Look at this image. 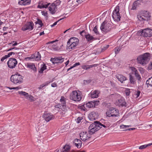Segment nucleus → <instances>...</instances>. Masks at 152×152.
<instances>
[{
    "label": "nucleus",
    "instance_id": "bb28decb",
    "mask_svg": "<svg viewBox=\"0 0 152 152\" xmlns=\"http://www.w3.org/2000/svg\"><path fill=\"white\" fill-rule=\"evenodd\" d=\"M118 103L120 106H125L126 107L127 106L126 103L125 102L124 99H121L118 100Z\"/></svg>",
    "mask_w": 152,
    "mask_h": 152
},
{
    "label": "nucleus",
    "instance_id": "c85d7f7f",
    "mask_svg": "<svg viewBox=\"0 0 152 152\" xmlns=\"http://www.w3.org/2000/svg\"><path fill=\"white\" fill-rule=\"evenodd\" d=\"M129 80L131 84L133 85L135 84L136 83L135 79L131 75L129 76Z\"/></svg>",
    "mask_w": 152,
    "mask_h": 152
},
{
    "label": "nucleus",
    "instance_id": "4468645a",
    "mask_svg": "<svg viewBox=\"0 0 152 152\" xmlns=\"http://www.w3.org/2000/svg\"><path fill=\"white\" fill-rule=\"evenodd\" d=\"M43 118L47 122H49L50 120L53 119L55 117L51 113L45 112L43 114Z\"/></svg>",
    "mask_w": 152,
    "mask_h": 152
},
{
    "label": "nucleus",
    "instance_id": "338daca9",
    "mask_svg": "<svg viewBox=\"0 0 152 152\" xmlns=\"http://www.w3.org/2000/svg\"><path fill=\"white\" fill-rule=\"evenodd\" d=\"M57 86V84L55 83H53L51 84V86L53 87H55Z\"/></svg>",
    "mask_w": 152,
    "mask_h": 152
},
{
    "label": "nucleus",
    "instance_id": "c9c22d12",
    "mask_svg": "<svg viewBox=\"0 0 152 152\" xmlns=\"http://www.w3.org/2000/svg\"><path fill=\"white\" fill-rule=\"evenodd\" d=\"M152 145V143H149L147 144L144 145H143L140 146L139 147V148L140 149H143L144 148H146L147 147L149 146Z\"/></svg>",
    "mask_w": 152,
    "mask_h": 152
},
{
    "label": "nucleus",
    "instance_id": "e2e57ef3",
    "mask_svg": "<svg viewBox=\"0 0 152 152\" xmlns=\"http://www.w3.org/2000/svg\"><path fill=\"white\" fill-rule=\"evenodd\" d=\"M76 1L79 4H80L83 2V0H77Z\"/></svg>",
    "mask_w": 152,
    "mask_h": 152
},
{
    "label": "nucleus",
    "instance_id": "393cba45",
    "mask_svg": "<svg viewBox=\"0 0 152 152\" xmlns=\"http://www.w3.org/2000/svg\"><path fill=\"white\" fill-rule=\"evenodd\" d=\"M55 107L56 108H59L60 111H61V110L62 111H67L66 105L62 106L61 104H57L55 105Z\"/></svg>",
    "mask_w": 152,
    "mask_h": 152
},
{
    "label": "nucleus",
    "instance_id": "2eb2a0df",
    "mask_svg": "<svg viewBox=\"0 0 152 152\" xmlns=\"http://www.w3.org/2000/svg\"><path fill=\"white\" fill-rule=\"evenodd\" d=\"M98 117V114L92 111L88 115V117L91 121H94Z\"/></svg>",
    "mask_w": 152,
    "mask_h": 152
},
{
    "label": "nucleus",
    "instance_id": "774afa93",
    "mask_svg": "<svg viewBox=\"0 0 152 152\" xmlns=\"http://www.w3.org/2000/svg\"><path fill=\"white\" fill-rule=\"evenodd\" d=\"M14 42V43L13 44L12 46H15L17 45L18 43L17 42H15L14 41H13L12 42Z\"/></svg>",
    "mask_w": 152,
    "mask_h": 152
},
{
    "label": "nucleus",
    "instance_id": "dca6fc26",
    "mask_svg": "<svg viewBox=\"0 0 152 152\" xmlns=\"http://www.w3.org/2000/svg\"><path fill=\"white\" fill-rule=\"evenodd\" d=\"M48 10L50 13L53 15L55 14L56 12L58 10V7H56L53 4H52L49 6Z\"/></svg>",
    "mask_w": 152,
    "mask_h": 152
},
{
    "label": "nucleus",
    "instance_id": "72a5a7b5",
    "mask_svg": "<svg viewBox=\"0 0 152 152\" xmlns=\"http://www.w3.org/2000/svg\"><path fill=\"white\" fill-rule=\"evenodd\" d=\"M70 149V147L69 145H65L62 149V152H69Z\"/></svg>",
    "mask_w": 152,
    "mask_h": 152
},
{
    "label": "nucleus",
    "instance_id": "3c124183",
    "mask_svg": "<svg viewBox=\"0 0 152 152\" xmlns=\"http://www.w3.org/2000/svg\"><path fill=\"white\" fill-rule=\"evenodd\" d=\"M18 4L20 5H25L24 0H21L18 2Z\"/></svg>",
    "mask_w": 152,
    "mask_h": 152
},
{
    "label": "nucleus",
    "instance_id": "4c0bfd02",
    "mask_svg": "<svg viewBox=\"0 0 152 152\" xmlns=\"http://www.w3.org/2000/svg\"><path fill=\"white\" fill-rule=\"evenodd\" d=\"M19 52H18V51H14L12 52L9 53L7 55V56L8 57H9L11 56L12 54L15 55V54H19Z\"/></svg>",
    "mask_w": 152,
    "mask_h": 152
},
{
    "label": "nucleus",
    "instance_id": "4d7b16f0",
    "mask_svg": "<svg viewBox=\"0 0 152 152\" xmlns=\"http://www.w3.org/2000/svg\"><path fill=\"white\" fill-rule=\"evenodd\" d=\"M139 70L141 74H143L144 73V70L142 68H140L139 69Z\"/></svg>",
    "mask_w": 152,
    "mask_h": 152
},
{
    "label": "nucleus",
    "instance_id": "bf43d9fd",
    "mask_svg": "<svg viewBox=\"0 0 152 152\" xmlns=\"http://www.w3.org/2000/svg\"><path fill=\"white\" fill-rule=\"evenodd\" d=\"M21 87L20 86H18L16 87H14L12 88L13 89H16L17 90H18L19 89L21 88Z\"/></svg>",
    "mask_w": 152,
    "mask_h": 152
},
{
    "label": "nucleus",
    "instance_id": "a878e982",
    "mask_svg": "<svg viewBox=\"0 0 152 152\" xmlns=\"http://www.w3.org/2000/svg\"><path fill=\"white\" fill-rule=\"evenodd\" d=\"M26 66H27V67L32 69L35 72H36L37 71V69L35 67V65L33 64L27 63L26 65Z\"/></svg>",
    "mask_w": 152,
    "mask_h": 152
},
{
    "label": "nucleus",
    "instance_id": "cd10ccee",
    "mask_svg": "<svg viewBox=\"0 0 152 152\" xmlns=\"http://www.w3.org/2000/svg\"><path fill=\"white\" fill-rule=\"evenodd\" d=\"M96 122H97V125H98V126L99 127V129L102 128V127L104 128H107L109 127L108 125L106 124H102L98 121H97Z\"/></svg>",
    "mask_w": 152,
    "mask_h": 152
},
{
    "label": "nucleus",
    "instance_id": "052dcab7",
    "mask_svg": "<svg viewBox=\"0 0 152 152\" xmlns=\"http://www.w3.org/2000/svg\"><path fill=\"white\" fill-rule=\"evenodd\" d=\"M80 64L79 62L76 63L73 65L72 66L73 67H74L80 65Z\"/></svg>",
    "mask_w": 152,
    "mask_h": 152
},
{
    "label": "nucleus",
    "instance_id": "1a4fd4ad",
    "mask_svg": "<svg viewBox=\"0 0 152 152\" xmlns=\"http://www.w3.org/2000/svg\"><path fill=\"white\" fill-rule=\"evenodd\" d=\"M141 34L144 37H151L152 36V29L147 28L141 30L139 31Z\"/></svg>",
    "mask_w": 152,
    "mask_h": 152
},
{
    "label": "nucleus",
    "instance_id": "c756f323",
    "mask_svg": "<svg viewBox=\"0 0 152 152\" xmlns=\"http://www.w3.org/2000/svg\"><path fill=\"white\" fill-rule=\"evenodd\" d=\"M46 67L45 64H43L41 65V67L40 69L39 70V73L42 74L43 72V71L46 69Z\"/></svg>",
    "mask_w": 152,
    "mask_h": 152
},
{
    "label": "nucleus",
    "instance_id": "0eeeda50",
    "mask_svg": "<svg viewBox=\"0 0 152 152\" xmlns=\"http://www.w3.org/2000/svg\"><path fill=\"white\" fill-rule=\"evenodd\" d=\"M151 16L149 13L145 11L143 12L141 14L138 15L137 18L139 20L141 21H148L150 19Z\"/></svg>",
    "mask_w": 152,
    "mask_h": 152
},
{
    "label": "nucleus",
    "instance_id": "864d4df0",
    "mask_svg": "<svg viewBox=\"0 0 152 152\" xmlns=\"http://www.w3.org/2000/svg\"><path fill=\"white\" fill-rule=\"evenodd\" d=\"M37 22V23L39 24L41 26L43 25V24L42 23V22L41 20L38 19Z\"/></svg>",
    "mask_w": 152,
    "mask_h": 152
},
{
    "label": "nucleus",
    "instance_id": "39448f33",
    "mask_svg": "<svg viewBox=\"0 0 152 152\" xmlns=\"http://www.w3.org/2000/svg\"><path fill=\"white\" fill-rule=\"evenodd\" d=\"M119 4L117 5L113 11L112 17L115 21L119 22L120 20L121 16L119 13L120 7Z\"/></svg>",
    "mask_w": 152,
    "mask_h": 152
},
{
    "label": "nucleus",
    "instance_id": "58836bf2",
    "mask_svg": "<svg viewBox=\"0 0 152 152\" xmlns=\"http://www.w3.org/2000/svg\"><path fill=\"white\" fill-rule=\"evenodd\" d=\"M146 84H148L151 86H152V77L148 79L146 81Z\"/></svg>",
    "mask_w": 152,
    "mask_h": 152
},
{
    "label": "nucleus",
    "instance_id": "5fc2aeb1",
    "mask_svg": "<svg viewBox=\"0 0 152 152\" xmlns=\"http://www.w3.org/2000/svg\"><path fill=\"white\" fill-rule=\"evenodd\" d=\"M8 57L7 56V55H5L1 59V61L3 62L4 61L7 59V58H8Z\"/></svg>",
    "mask_w": 152,
    "mask_h": 152
},
{
    "label": "nucleus",
    "instance_id": "0e129e2a",
    "mask_svg": "<svg viewBox=\"0 0 152 152\" xmlns=\"http://www.w3.org/2000/svg\"><path fill=\"white\" fill-rule=\"evenodd\" d=\"M58 22V21H57L56 22H55L52 25H51V27H53L54 26H55L57 24Z\"/></svg>",
    "mask_w": 152,
    "mask_h": 152
},
{
    "label": "nucleus",
    "instance_id": "6e6d98bb",
    "mask_svg": "<svg viewBox=\"0 0 152 152\" xmlns=\"http://www.w3.org/2000/svg\"><path fill=\"white\" fill-rule=\"evenodd\" d=\"M79 142H81V141L79 139H75L74 140V143L75 144V143H79Z\"/></svg>",
    "mask_w": 152,
    "mask_h": 152
},
{
    "label": "nucleus",
    "instance_id": "f03ea898",
    "mask_svg": "<svg viewBox=\"0 0 152 152\" xmlns=\"http://www.w3.org/2000/svg\"><path fill=\"white\" fill-rule=\"evenodd\" d=\"M82 98L81 94L79 91H73L69 95V99L75 102H79Z\"/></svg>",
    "mask_w": 152,
    "mask_h": 152
},
{
    "label": "nucleus",
    "instance_id": "a211bd4d",
    "mask_svg": "<svg viewBox=\"0 0 152 152\" xmlns=\"http://www.w3.org/2000/svg\"><path fill=\"white\" fill-rule=\"evenodd\" d=\"M142 1L143 0H137L135 1L132 5L131 10H135L137 7L140 5Z\"/></svg>",
    "mask_w": 152,
    "mask_h": 152
},
{
    "label": "nucleus",
    "instance_id": "6e6552de",
    "mask_svg": "<svg viewBox=\"0 0 152 152\" xmlns=\"http://www.w3.org/2000/svg\"><path fill=\"white\" fill-rule=\"evenodd\" d=\"M107 115L109 117H117L119 115V113L118 110L112 108L106 113Z\"/></svg>",
    "mask_w": 152,
    "mask_h": 152
},
{
    "label": "nucleus",
    "instance_id": "423d86ee",
    "mask_svg": "<svg viewBox=\"0 0 152 152\" xmlns=\"http://www.w3.org/2000/svg\"><path fill=\"white\" fill-rule=\"evenodd\" d=\"M96 121H94V123L91 124L89 127V132L90 134H92L99 129V127L97 125V124Z\"/></svg>",
    "mask_w": 152,
    "mask_h": 152
},
{
    "label": "nucleus",
    "instance_id": "6ab92c4d",
    "mask_svg": "<svg viewBox=\"0 0 152 152\" xmlns=\"http://www.w3.org/2000/svg\"><path fill=\"white\" fill-rule=\"evenodd\" d=\"M50 4V3H48L47 2H40L39 3V4L38 5L37 7L40 9L44 8H46Z\"/></svg>",
    "mask_w": 152,
    "mask_h": 152
},
{
    "label": "nucleus",
    "instance_id": "69168bd1",
    "mask_svg": "<svg viewBox=\"0 0 152 152\" xmlns=\"http://www.w3.org/2000/svg\"><path fill=\"white\" fill-rule=\"evenodd\" d=\"M81 118L78 117L77 118V122L78 123H80V122L81 120L82 119Z\"/></svg>",
    "mask_w": 152,
    "mask_h": 152
},
{
    "label": "nucleus",
    "instance_id": "5701e85b",
    "mask_svg": "<svg viewBox=\"0 0 152 152\" xmlns=\"http://www.w3.org/2000/svg\"><path fill=\"white\" fill-rule=\"evenodd\" d=\"M76 42H74L73 43H71L69 45H68V49H74L75 47L78 45V42H79V39H76Z\"/></svg>",
    "mask_w": 152,
    "mask_h": 152
},
{
    "label": "nucleus",
    "instance_id": "4be33fe9",
    "mask_svg": "<svg viewBox=\"0 0 152 152\" xmlns=\"http://www.w3.org/2000/svg\"><path fill=\"white\" fill-rule=\"evenodd\" d=\"M53 60L54 61L53 63H61L64 61V58L61 57H55Z\"/></svg>",
    "mask_w": 152,
    "mask_h": 152
},
{
    "label": "nucleus",
    "instance_id": "13d9d810",
    "mask_svg": "<svg viewBox=\"0 0 152 152\" xmlns=\"http://www.w3.org/2000/svg\"><path fill=\"white\" fill-rule=\"evenodd\" d=\"M125 92L126 96H129V95L130 92L129 89L126 90Z\"/></svg>",
    "mask_w": 152,
    "mask_h": 152
},
{
    "label": "nucleus",
    "instance_id": "f8f14e48",
    "mask_svg": "<svg viewBox=\"0 0 152 152\" xmlns=\"http://www.w3.org/2000/svg\"><path fill=\"white\" fill-rule=\"evenodd\" d=\"M34 25L32 22H28L24 25L22 28L23 31L28 30L31 31L34 28Z\"/></svg>",
    "mask_w": 152,
    "mask_h": 152
},
{
    "label": "nucleus",
    "instance_id": "f704fd0d",
    "mask_svg": "<svg viewBox=\"0 0 152 152\" xmlns=\"http://www.w3.org/2000/svg\"><path fill=\"white\" fill-rule=\"evenodd\" d=\"M18 94L21 95H23L25 96L26 99H28V97L29 96V95L25 91H18Z\"/></svg>",
    "mask_w": 152,
    "mask_h": 152
},
{
    "label": "nucleus",
    "instance_id": "a19ab883",
    "mask_svg": "<svg viewBox=\"0 0 152 152\" xmlns=\"http://www.w3.org/2000/svg\"><path fill=\"white\" fill-rule=\"evenodd\" d=\"M79 143H75V145L78 148H80L82 145V142H79Z\"/></svg>",
    "mask_w": 152,
    "mask_h": 152
},
{
    "label": "nucleus",
    "instance_id": "7ed1b4c3",
    "mask_svg": "<svg viewBox=\"0 0 152 152\" xmlns=\"http://www.w3.org/2000/svg\"><path fill=\"white\" fill-rule=\"evenodd\" d=\"M112 25L111 23L104 21L101 24L100 29L104 32H108L111 30Z\"/></svg>",
    "mask_w": 152,
    "mask_h": 152
},
{
    "label": "nucleus",
    "instance_id": "79ce46f5",
    "mask_svg": "<svg viewBox=\"0 0 152 152\" xmlns=\"http://www.w3.org/2000/svg\"><path fill=\"white\" fill-rule=\"evenodd\" d=\"M130 126V125H122L120 126V128L121 129H125Z\"/></svg>",
    "mask_w": 152,
    "mask_h": 152
},
{
    "label": "nucleus",
    "instance_id": "680f3d73",
    "mask_svg": "<svg viewBox=\"0 0 152 152\" xmlns=\"http://www.w3.org/2000/svg\"><path fill=\"white\" fill-rule=\"evenodd\" d=\"M140 93V91H138L137 92L136 94V95L137 97H139V96Z\"/></svg>",
    "mask_w": 152,
    "mask_h": 152
},
{
    "label": "nucleus",
    "instance_id": "473e14b6",
    "mask_svg": "<svg viewBox=\"0 0 152 152\" xmlns=\"http://www.w3.org/2000/svg\"><path fill=\"white\" fill-rule=\"evenodd\" d=\"M60 102H61V104H61V105H66V99L64 97L62 96L61 97V98L60 99Z\"/></svg>",
    "mask_w": 152,
    "mask_h": 152
},
{
    "label": "nucleus",
    "instance_id": "ea45409f",
    "mask_svg": "<svg viewBox=\"0 0 152 152\" xmlns=\"http://www.w3.org/2000/svg\"><path fill=\"white\" fill-rule=\"evenodd\" d=\"M61 3V1L59 0H57L55 2L52 3L56 7H57Z\"/></svg>",
    "mask_w": 152,
    "mask_h": 152
},
{
    "label": "nucleus",
    "instance_id": "8fccbe9b",
    "mask_svg": "<svg viewBox=\"0 0 152 152\" xmlns=\"http://www.w3.org/2000/svg\"><path fill=\"white\" fill-rule=\"evenodd\" d=\"M34 97L30 95H29L28 99H27L29 100L31 102H32L34 100Z\"/></svg>",
    "mask_w": 152,
    "mask_h": 152
},
{
    "label": "nucleus",
    "instance_id": "b1692460",
    "mask_svg": "<svg viewBox=\"0 0 152 152\" xmlns=\"http://www.w3.org/2000/svg\"><path fill=\"white\" fill-rule=\"evenodd\" d=\"M98 65L97 64H94L92 65H83L81 66L83 69L87 70L93 67H96Z\"/></svg>",
    "mask_w": 152,
    "mask_h": 152
},
{
    "label": "nucleus",
    "instance_id": "603ef678",
    "mask_svg": "<svg viewBox=\"0 0 152 152\" xmlns=\"http://www.w3.org/2000/svg\"><path fill=\"white\" fill-rule=\"evenodd\" d=\"M25 5L29 4L31 3L30 0H24Z\"/></svg>",
    "mask_w": 152,
    "mask_h": 152
},
{
    "label": "nucleus",
    "instance_id": "49530a36",
    "mask_svg": "<svg viewBox=\"0 0 152 152\" xmlns=\"http://www.w3.org/2000/svg\"><path fill=\"white\" fill-rule=\"evenodd\" d=\"M121 49L118 48H115L114 49V51L115 54H118L119 53L120 51V50Z\"/></svg>",
    "mask_w": 152,
    "mask_h": 152
},
{
    "label": "nucleus",
    "instance_id": "de8ad7c7",
    "mask_svg": "<svg viewBox=\"0 0 152 152\" xmlns=\"http://www.w3.org/2000/svg\"><path fill=\"white\" fill-rule=\"evenodd\" d=\"M86 104L82 105L80 107V108L81 110L83 111H85L86 110Z\"/></svg>",
    "mask_w": 152,
    "mask_h": 152
},
{
    "label": "nucleus",
    "instance_id": "c03bdc74",
    "mask_svg": "<svg viewBox=\"0 0 152 152\" xmlns=\"http://www.w3.org/2000/svg\"><path fill=\"white\" fill-rule=\"evenodd\" d=\"M19 50V48L17 49L16 48H10V49H9L7 50V51H10L12 50V51H13V52H14L15 51H17V50Z\"/></svg>",
    "mask_w": 152,
    "mask_h": 152
},
{
    "label": "nucleus",
    "instance_id": "f3484780",
    "mask_svg": "<svg viewBox=\"0 0 152 152\" xmlns=\"http://www.w3.org/2000/svg\"><path fill=\"white\" fill-rule=\"evenodd\" d=\"M98 101L94 102H89L86 104V107L88 108H91L95 107L96 104L99 103Z\"/></svg>",
    "mask_w": 152,
    "mask_h": 152
},
{
    "label": "nucleus",
    "instance_id": "2f4dec72",
    "mask_svg": "<svg viewBox=\"0 0 152 152\" xmlns=\"http://www.w3.org/2000/svg\"><path fill=\"white\" fill-rule=\"evenodd\" d=\"M34 58L37 61H39L40 60L41 55L39 52L37 53H35L34 56Z\"/></svg>",
    "mask_w": 152,
    "mask_h": 152
},
{
    "label": "nucleus",
    "instance_id": "e433bc0d",
    "mask_svg": "<svg viewBox=\"0 0 152 152\" xmlns=\"http://www.w3.org/2000/svg\"><path fill=\"white\" fill-rule=\"evenodd\" d=\"M85 37L86 38L87 40L88 41H89L92 40L94 37L93 36H91L89 34H88L85 36Z\"/></svg>",
    "mask_w": 152,
    "mask_h": 152
},
{
    "label": "nucleus",
    "instance_id": "7c9ffc66",
    "mask_svg": "<svg viewBox=\"0 0 152 152\" xmlns=\"http://www.w3.org/2000/svg\"><path fill=\"white\" fill-rule=\"evenodd\" d=\"M76 39H78L75 37H72L68 41L67 43V46H68V45H70L71 43H73L74 42H76Z\"/></svg>",
    "mask_w": 152,
    "mask_h": 152
},
{
    "label": "nucleus",
    "instance_id": "9b49d317",
    "mask_svg": "<svg viewBox=\"0 0 152 152\" xmlns=\"http://www.w3.org/2000/svg\"><path fill=\"white\" fill-rule=\"evenodd\" d=\"M7 64L9 68L13 69L17 65L18 62L16 59L14 58H9Z\"/></svg>",
    "mask_w": 152,
    "mask_h": 152
},
{
    "label": "nucleus",
    "instance_id": "f257e3e1",
    "mask_svg": "<svg viewBox=\"0 0 152 152\" xmlns=\"http://www.w3.org/2000/svg\"><path fill=\"white\" fill-rule=\"evenodd\" d=\"M150 53H146L139 56L137 58L138 62L142 65L148 63L150 59Z\"/></svg>",
    "mask_w": 152,
    "mask_h": 152
},
{
    "label": "nucleus",
    "instance_id": "ddd939ff",
    "mask_svg": "<svg viewBox=\"0 0 152 152\" xmlns=\"http://www.w3.org/2000/svg\"><path fill=\"white\" fill-rule=\"evenodd\" d=\"M80 136L81 139L85 141L88 140L91 137L90 134H89L87 132H82L80 134Z\"/></svg>",
    "mask_w": 152,
    "mask_h": 152
},
{
    "label": "nucleus",
    "instance_id": "412c9836",
    "mask_svg": "<svg viewBox=\"0 0 152 152\" xmlns=\"http://www.w3.org/2000/svg\"><path fill=\"white\" fill-rule=\"evenodd\" d=\"M100 93L99 91L96 90L92 91L90 93L91 97L93 98H97L98 97V95Z\"/></svg>",
    "mask_w": 152,
    "mask_h": 152
},
{
    "label": "nucleus",
    "instance_id": "9d476101",
    "mask_svg": "<svg viewBox=\"0 0 152 152\" xmlns=\"http://www.w3.org/2000/svg\"><path fill=\"white\" fill-rule=\"evenodd\" d=\"M130 69L132 71V73L134 75L136 79L137 80L138 83H139L141 81L142 78L138 71L135 68L133 67H131Z\"/></svg>",
    "mask_w": 152,
    "mask_h": 152
},
{
    "label": "nucleus",
    "instance_id": "20e7f679",
    "mask_svg": "<svg viewBox=\"0 0 152 152\" xmlns=\"http://www.w3.org/2000/svg\"><path fill=\"white\" fill-rule=\"evenodd\" d=\"M10 80L14 84H20L23 82V78L20 75L15 74L11 76Z\"/></svg>",
    "mask_w": 152,
    "mask_h": 152
},
{
    "label": "nucleus",
    "instance_id": "09e8293b",
    "mask_svg": "<svg viewBox=\"0 0 152 152\" xmlns=\"http://www.w3.org/2000/svg\"><path fill=\"white\" fill-rule=\"evenodd\" d=\"M60 114L61 115H62L63 116H65L66 115H67V111H62L61 110Z\"/></svg>",
    "mask_w": 152,
    "mask_h": 152
},
{
    "label": "nucleus",
    "instance_id": "a18cd8bd",
    "mask_svg": "<svg viewBox=\"0 0 152 152\" xmlns=\"http://www.w3.org/2000/svg\"><path fill=\"white\" fill-rule=\"evenodd\" d=\"M48 84V82H47L46 83H45V84H42V85H40L39 87H38V89L39 90H40V89H42V88L44 86H46Z\"/></svg>",
    "mask_w": 152,
    "mask_h": 152
},
{
    "label": "nucleus",
    "instance_id": "37998d69",
    "mask_svg": "<svg viewBox=\"0 0 152 152\" xmlns=\"http://www.w3.org/2000/svg\"><path fill=\"white\" fill-rule=\"evenodd\" d=\"M93 31L94 32V33L96 34H99V32L97 30V26H96L93 28Z\"/></svg>",
    "mask_w": 152,
    "mask_h": 152
},
{
    "label": "nucleus",
    "instance_id": "aec40b11",
    "mask_svg": "<svg viewBox=\"0 0 152 152\" xmlns=\"http://www.w3.org/2000/svg\"><path fill=\"white\" fill-rule=\"evenodd\" d=\"M115 77L121 83L127 80L126 78L121 74H117L115 75Z\"/></svg>",
    "mask_w": 152,
    "mask_h": 152
}]
</instances>
